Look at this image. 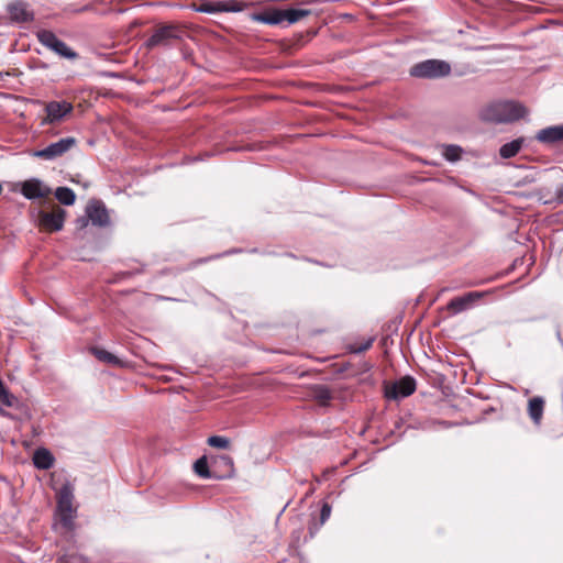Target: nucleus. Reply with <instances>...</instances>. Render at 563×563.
I'll return each instance as SVG.
<instances>
[{"instance_id":"dca6fc26","label":"nucleus","mask_w":563,"mask_h":563,"mask_svg":"<svg viewBox=\"0 0 563 563\" xmlns=\"http://www.w3.org/2000/svg\"><path fill=\"white\" fill-rule=\"evenodd\" d=\"M544 399L536 396L529 399L528 402V415L536 426H540L544 410Z\"/></svg>"},{"instance_id":"f8f14e48","label":"nucleus","mask_w":563,"mask_h":563,"mask_svg":"<svg viewBox=\"0 0 563 563\" xmlns=\"http://www.w3.org/2000/svg\"><path fill=\"white\" fill-rule=\"evenodd\" d=\"M220 462L223 463L229 468L228 475H223V477L230 476L231 473L233 472V460L230 456H228V455H223V456L220 457ZM194 468H195V472L200 477H203V478H212V477H214V478H222V476H218V475L213 474L210 471L206 456H201L200 459H198L195 462V464H194Z\"/></svg>"},{"instance_id":"20e7f679","label":"nucleus","mask_w":563,"mask_h":563,"mask_svg":"<svg viewBox=\"0 0 563 563\" xmlns=\"http://www.w3.org/2000/svg\"><path fill=\"white\" fill-rule=\"evenodd\" d=\"M36 37L43 46L53 51L60 57L67 59H76L78 57V54L74 49H71L65 42L59 40L52 31L41 30L36 33Z\"/></svg>"},{"instance_id":"c756f323","label":"nucleus","mask_w":563,"mask_h":563,"mask_svg":"<svg viewBox=\"0 0 563 563\" xmlns=\"http://www.w3.org/2000/svg\"><path fill=\"white\" fill-rule=\"evenodd\" d=\"M0 416H2V417H9V416H10V413H9V412H7L4 409H2V408L0 407Z\"/></svg>"},{"instance_id":"2eb2a0df","label":"nucleus","mask_w":563,"mask_h":563,"mask_svg":"<svg viewBox=\"0 0 563 563\" xmlns=\"http://www.w3.org/2000/svg\"><path fill=\"white\" fill-rule=\"evenodd\" d=\"M537 141L544 144H555L563 142V124L553 125L540 130L536 135Z\"/></svg>"},{"instance_id":"0eeeda50","label":"nucleus","mask_w":563,"mask_h":563,"mask_svg":"<svg viewBox=\"0 0 563 563\" xmlns=\"http://www.w3.org/2000/svg\"><path fill=\"white\" fill-rule=\"evenodd\" d=\"M73 490L69 486L65 485L58 493L57 508L60 516V521L64 527L70 528L75 517L73 508Z\"/></svg>"},{"instance_id":"6e6552de","label":"nucleus","mask_w":563,"mask_h":563,"mask_svg":"<svg viewBox=\"0 0 563 563\" xmlns=\"http://www.w3.org/2000/svg\"><path fill=\"white\" fill-rule=\"evenodd\" d=\"M73 104L68 101H49L45 103L46 117L41 124L45 125L60 122L66 115L73 112Z\"/></svg>"},{"instance_id":"f3484780","label":"nucleus","mask_w":563,"mask_h":563,"mask_svg":"<svg viewBox=\"0 0 563 563\" xmlns=\"http://www.w3.org/2000/svg\"><path fill=\"white\" fill-rule=\"evenodd\" d=\"M53 454L44 448L37 449L33 455V463L38 470H48L54 465Z\"/></svg>"},{"instance_id":"5701e85b","label":"nucleus","mask_w":563,"mask_h":563,"mask_svg":"<svg viewBox=\"0 0 563 563\" xmlns=\"http://www.w3.org/2000/svg\"><path fill=\"white\" fill-rule=\"evenodd\" d=\"M462 148L457 145H445L443 156L449 162H456L461 158Z\"/></svg>"},{"instance_id":"aec40b11","label":"nucleus","mask_w":563,"mask_h":563,"mask_svg":"<svg viewBox=\"0 0 563 563\" xmlns=\"http://www.w3.org/2000/svg\"><path fill=\"white\" fill-rule=\"evenodd\" d=\"M257 20L272 25L279 24L285 21V11L273 10L258 15Z\"/></svg>"},{"instance_id":"b1692460","label":"nucleus","mask_w":563,"mask_h":563,"mask_svg":"<svg viewBox=\"0 0 563 563\" xmlns=\"http://www.w3.org/2000/svg\"><path fill=\"white\" fill-rule=\"evenodd\" d=\"M314 398L324 406L332 399V394L328 387L319 386L314 390Z\"/></svg>"},{"instance_id":"4be33fe9","label":"nucleus","mask_w":563,"mask_h":563,"mask_svg":"<svg viewBox=\"0 0 563 563\" xmlns=\"http://www.w3.org/2000/svg\"><path fill=\"white\" fill-rule=\"evenodd\" d=\"M55 197L60 203L65 206H71L76 200L74 190L68 187H58L55 190Z\"/></svg>"},{"instance_id":"9b49d317","label":"nucleus","mask_w":563,"mask_h":563,"mask_svg":"<svg viewBox=\"0 0 563 563\" xmlns=\"http://www.w3.org/2000/svg\"><path fill=\"white\" fill-rule=\"evenodd\" d=\"M86 214L93 225L106 227L110 222L108 210L100 200H92L86 208Z\"/></svg>"},{"instance_id":"7ed1b4c3","label":"nucleus","mask_w":563,"mask_h":563,"mask_svg":"<svg viewBox=\"0 0 563 563\" xmlns=\"http://www.w3.org/2000/svg\"><path fill=\"white\" fill-rule=\"evenodd\" d=\"M184 31L177 25H162L147 38L145 46L147 49H153L157 46L169 47L174 41L181 40Z\"/></svg>"},{"instance_id":"a211bd4d","label":"nucleus","mask_w":563,"mask_h":563,"mask_svg":"<svg viewBox=\"0 0 563 563\" xmlns=\"http://www.w3.org/2000/svg\"><path fill=\"white\" fill-rule=\"evenodd\" d=\"M91 351L96 358H98L100 362L118 367L123 366V362L118 356L108 352L107 350L93 347Z\"/></svg>"},{"instance_id":"39448f33","label":"nucleus","mask_w":563,"mask_h":563,"mask_svg":"<svg viewBox=\"0 0 563 563\" xmlns=\"http://www.w3.org/2000/svg\"><path fill=\"white\" fill-rule=\"evenodd\" d=\"M76 143L77 141L73 136L64 137L55 143H51L42 150L35 151L33 155L41 159L54 161L70 151Z\"/></svg>"},{"instance_id":"6ab92c4d","label":"nucleus","mask_w":563,"mask_h":563,"mask_svg":"<svg viewBox=\"0 0 563 563\" xmlns=\"http://www.w3.org/2000/svg\"><path fill=\"white\" fill-rule=\"evenodd\" d=\"M523 144V139H516L509 143L504 144L499 150V155L503 158H511L516 156L521 150Z\"/></svg>"},{"instance_id":"bb28decb","label":"nucleus","mask_w":563,"mask_h":563,"mask_svg":"<svg viewBox=\"0 0 563 563\" xmlns=\"http://www.w3.org/2000/svg\"><path fill=\"white\" fill-rule=\"evenodd\" d=\"M331 515V506L328 503H324L321 507L320 511V522L323 525Z\"/></svg>"},{"instance_id":"cd10ccee","label":"nucleus","mask_w":563,"mask_h":563,"mask_svg":"<svg viewBox=\"0 0 563 563\" xmlns=\"http://www.w3.org/2000/svg\"><path fill=\"white\" fill-rule=\"evenodd\" d=\"M555 199L559 203H563V185L558 187L555 192Z\"/></svg>"},{"instance_id":"f03ea898","label":"nucleus","mask_w":563,"mask_h":563,"mask_svg":"<svg viewBox=\"0 0 563 563\" xmlns=\"http://www.w3.org/2000/svg\"><path fill=\"white\" fill-rule=\"evenodd\" d=\"M450 73V64L440 59H427L413 65L410 69V75L417 78H441Z\"/></svg>"},{"instance_id":"4468645a","label":"nucleus","mask_w":563,"mask_h":563,"mask_svg":"<svg viewBox=\"0 0 563 563\" xmlns=\"http://www.w3.org/2000/svg\"><path fill=\"white\" fill-rule=\"evenodd\" d=\"M485 292L471 291L462 297H455L448 303V310L454 314L465 310L475 300L482 298Z\"/></svg>"},{"instance_id":"1a4fd4ad","label":"nucleus","mask_w":563,"mask_h":563,"mask_svg":"<svg viewBox=\"0 0 563 563\" xmlns=\"http://www.w3.org/2000/svg\"><path fill=\"white\" fill-rule=\"evenodd\" d=\"M20 186V192L29 200L46 198L52 194L51 188L37 178L24 180Z\"/></svg>"},{"instance_id":"c85d7f7f","label":"nucleus","mask_w":563,"mask_h":563,"mask_svg":"<svg viewBox=\"0 0 563 563\" xmlns=\"http://www.w3.org/2000/svg\"><path fill=\"white\" fill-rule=\"evenodd\" d=\"M199 10L202 11V12L210 13V12L219 11L220 9L216 10L213 7H211L209 4H205Z\"/></svg>"},{"instance_id":"f257e3e1","label":"nucleus","mask_w":563,"mask_h":563,"mask_svg":"<svg viewBox=\"0 0 563 563\" xmlns=\"http://www.w3.org/2000/svg\"><path fill=\"white\" fill-rule=\"evenodd\" d=\"M527 109L515 101H496L484 107L479 117L483 121L492 123H509L523 118Z\"/></svg>"},{"instance_id":"9d476101","label":"nucleus","mask_w":563,"mask_h":563,"mask_svg":"<svg viewBox=\"0 0 563 563\" xmlns=\"http://www.w3.org/2000/svg\"><path fill=\"white\" fill-rule=\"evenodd\" d=\"M416 390V380L411 376H405L395 382L391 386L386 387L385 396L389 399L405 398L413 394Z\"/></svg>"},{"instance_id":"412c9836","label":"nucleus","mask_w":563,"mask_h":563,"mask_svg":"<svg viewBox=\"0 0 563 563\" xmlns=\"http://www.w3.org/2000/svg\"><path fill=\"white\" fill-rule=\"evenodd\" d=\"M284 11L285 21H287L289 24L296 23L311 13L310 10L302 8H290Z\"/></svg>"},{"instance_id":"393cba45","label":"nucleus","mask_w":563,"mask_h":563,"mask_svg":"<svg viewBox=\"0 0 563 563\" xmlns=\"http://www.w3.org/2000/svg\"><path fill=\"white\" fill-rule=\"evenodd\" d=\"M207 442L210 446L217 448V449H222V450L229 449V446H230L229 439L225 437H221V435L209 437Z\"/></svg>"},{"instance_id":"a878e982","label":"nucleus","mask_w":563,"mask_h":563,"mask_svg":"<svg viewBox=\"0 0 563 563\" xmlns=\"http://www.w3.org/2000/svg\"><path fill=\"white\" fill-rule=\"evenodd\" d=\"M373 342H374V339H373V338H369V339H367L364 343H361V344H357V343L352 344V345L350 346V351H351L352 353H363V352L367 351V350L372 346Z\"/></svg>"},{"instance_id":"423d86ee","label":"nucleus","mask_w":563,"mask_h":563,"mask_svg":"<svg viewBox=\"0 0 563 563\" xmlns=\"http://www.w3.org/2000/svg\"><path fill=\"white\" fill-rule=\"evenodd\" d=\"M66 211L57 208L53 211H38L37 225L44 232H57L64 227Z\"/></svg>"},{"instance_id":"ddd939ff","label":"nucleus","mask_w":563,"mask_h":563,"mask_svg":"<svg viewBox=\"0 0 563 563\" xmlns=\"http://www.w3.org/2000/svg\"><path fill=\"white\" fill-rule=\"evenodd\" d=\"M9 18L16 23H26L34 20V12L23 1H14L7 8Z\"/></svg>"}]
</instances>
